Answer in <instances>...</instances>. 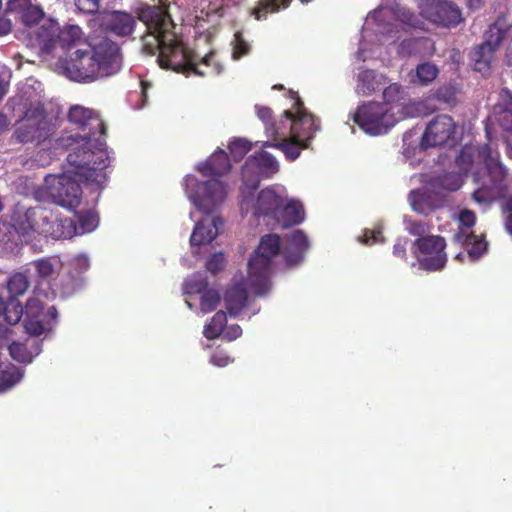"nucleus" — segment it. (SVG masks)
<instances>
[{
	"label": "nucleus",
	"instance_id": "nucleus-1",
	"mask_svg": "<svg viewBox=\"0 0 512 512\" xmlns=\"http://www.w3.org/2000/svg\"><path fill=\"white\" fill-rule=\"evenodd\" d=\"M138 18L145 23L148 34L143 37V51L148 55L158 53V63L163 69H170L186 76L195 74L206 76L219 75L223 66L215 60L211 51L198 63L196 55L185 46L174 31L175 24L166 4L144 6L139 10Z\"/></svg>",
	"mask_w": 512,
	"mask_h": 512
},
{
	"label": "nucleus",
	"instance_id": "nucleus-2",
	"mask_svg": "<svg viewBox=\"0 0 512 512\" xmlns=\"http://www.w3.org/2000/svg\"><path fill=\"white\" fill-rule=\"evenodd\" d=\"M68 120L83 135H72L68 138L69 153L67 159L70 171L88 180L101 181L103 169L110 165L106 146V125L93 110L81 105L69 109Z\"/></svg>",
	"mask_w": 512,
	"mask_h": 512
},
{
	"label": "nucleus",
	"instance_id": "nucleus-3",
	"mask_svg": "<svg viewBox=\"0 0 512 512\" xmlns=\"http://www.w3.org/2000/svg\"><path fill=\"white\" fill-rule=\"evenodd\" d=\"M120 47L102 37L93 40L89 49H77L69 60L63 62L66 76L78 82H92L117 73L121 68Z\"/></svg>",
	"mask_w": 512,
	"mask_h": 512
},
{
	"label": "nucleus",
	"instance_id": "nucleus-4",
	"mask_svg": "<svg viewBox=\"0 0 512 512\" xmlns=\"http://www.w3.org/2000/svg\"><path fill=\"white\" fill-rule=\"evenodd\" d=\"M196 169L203 176L211 177L212 179L197 182L196 190L191 198L197 209L206 215H210L225 200L227 195V186L216 178L230 172L231 163L229 156L224 150L218 149L208 159L200 162Z\"/></svg>",
	"mask_w": 512,
	"mask_h": 512
},
{
	"label": "nucleus",
	"instance_id": "nucleus-5",
	"mask_svg": "<svg viewBox=\"0 0 512 512\" xmlns=\"http://www.w3.org/2000/svg\"><path fill=\"white\" fill-rule=\"evenodd\" d=\"M281 252V239L277 234L261 237L260 243L248 262V281L256 295H265L270 287L272 259Z\"/></svg>",
	"mask_w": 512,
	"mask_h": 512
},
{
	"label": "nucleus",
	"instance_id": "nucleus-6",
	"mask_svg": "<svg viewBox=\"0 0 512 512\" xmlns=\"http://www.w3.org/2000/svg\"><path fill=\"white\" fill-rule=\"evenodd\" d=\"M82 39L83 32L79 26L61 27L54 20L45 21L35 35L39 55L44 59L55 56L58 49L65 51L76 47Z\"/></svg>",
	"mask_w": 512,
	"mask_h": 512
},
{
	"label": "nucleus",
	"instance_id": "nucleus-7",
	"mask_svg": "<svg viewBox=\"0 0 512 512\" xmlns=\"http://www.w3.org/2000/svg\"><path fill=\"white\" fill-rule=\"evenodd\" d=\"M105 170L106 169H103V180H88L70 171V166L67 162L64 173L59 175H49L45 178L47 193L54 203L66 208H75L81 202L82 189L80 182L96 184L97 186L102 187L107 180Z\"/></svg>",
	"mask_w": 512,
	"mask_h": 512
},
{
	"label": "nucleus",
	"instance_id": "nucleus-8",
	"mask_svg": "<svg viewBox=\"0 0 512 512\" xmlns=\"http://www.w3.org/2000/svg\"><path fill=\"white\" fill-rule=\"evenodd\" d=\"M508 39L511 40L510 49H512V24H509L504 16H499L489 25L484 42L474 51L475 69L478 71L489 69L494 52L504 40Z\"/></svg>",
	"mask_w": 512,
	"mask_h": 512
},
{
	"label": "nucleus",
	"instance_id": "nucleus-9",
	"mask_svg": "<svg viewBox=\"0 0 512 512\" xmlns=\"http://www.w3.org/2000/svg\"><path fill=\"white\" fill-rule=\"evenodd\" d=\"M392 109L386 104L368 102L357 108L353 121L367 134L380 135L386 133L397 121L391 113Z\"/></svg>",
	"mask_w": 512,
	"mask_h": 512
},
{
	"label": "nucleus",
	"instance_id": "nucleus-10",
	"mask_svg": "<svg viewBox=\"0 0 512 512\" xmlns=\"http://www.w3.org/2000/svg\"><path fill=\"white\" fill-rule=\"evenodd\" d=\"M254 192L249 188H245V186L241 190L242 200L240 208L243 215L245 216L251 212L254 217L263 216L275 220L284 202V197L278 194L272 187L262 189L256 198L253 195Z\"/></svg>",
	"mask_w": 512,
	"mask_h": 512
},
{
	"label": "nucleus",
	"instance_id": "nucleus-11",
	"mask_svg": "<svg viewBox=\"0 0 512 512\" xmlns=\"http://www.w3.org/2000/svg\"><path fill=\"white\" fill-rule=\"evenodd\" d=\"M279 171V164L274 156L266 151H259L249 156L242 170V182L245 188L256 191L262 179L271 178Z\"/></svg>",
	"mask_w": 512,
	"mask_h": 512
},
{
	"label": "nucleus",
	"instance_id": "nucleus-12",
	"mask_svg": "<svg viewBox=\"0 0 512 512\" xmlns=\"http://www.w3.org/2000/svg\"><path fill=\"white\" fill-rule=\"evenodd\" d=\"M294 108V113L289 110L284 111L285 125L283 130L289 126L290 135L309 145L315 133L320 129L319 120L306 110L299 97L294 103Z\"/></svg>",
	"mask_w": 512,
	"mask_h": 512
},
{
	"label": "nucleus",
	"instance_id": "nucleus-13",
	"mask_svg": "<svg viewBox=\"0 0 512 512\" xmlns=\"http://www.w3.org/2000/svg\"><path fill=\"white\" fill-rule=\"evenodd\" d=\"M47 128L44 108L40 105L31 106L25 111L14 135L20 143H40L48 136Z\"/></svg>",
	"mask_w": 512,
	"mask_h": 512
},
{
	"label": "nucleus",
	"instance_id": "nucleus-14",
	"mask_svg": "<svg viewBox=\"0 0 512 512\" xmlns=\"http://www.w3.org/2000/svg\"><path fill=\"white\" fill-rule=\"evenodd\" d=\"M57 316L55 306L45 309L39 299L29 298L25 306L24 328L30 336H40L51 329V324L56 321Z\"/></svg>",
	"mask_w": 512,
	"mask_h": 512
},
{
	"label": "nucleus",
	"instance_id": "nucleus-15",
	"mask_svg": "<svg viewBox=\"0 0 512 512\" xmlns=\"http://www.w3.org/2000/svg\"><path fill=\"white\" fill-rule=\"evenodd\" d=\"M414 245L419 252L426 257L419 260V265L426 271H438L444 268L447 262L445 253V238L439 235H428L419 237L415 240Z\"/></svg>",
	"mask_w": 512,
	"mask_h": 512
},
{
	"label": "nucleus",
	"instance_id": "nucleus-16",
	"mask_svg": "<svg viewBox=\"0 0 512 512\" xmlns=\"http://www.w3.org/2000/svg\"><path fill=\"white\" fill-rule=\"evenodd\" d=\"M422 15L428 21L445 28L456 27L464 20L459 7L446 0H426Z\"/></svg>",
	"mask_w": 512,
	"mask_h": 512
},
{
	"label": "nucleus",
	"instance_id": "nucleus-17",
	"mask_svg": "<svg viewBox=\"0 0 512 512\" xmlns=\"http://www.w3.org/2000/svg\"><path fill=\"white\" fill-rule=\"evenodd\" d=\"M456 124L451 116L438 115L433 118L424 131L421 145L424 148L442 146L454 138Z\"/></svg>",
	"mask_w": 512,
	"mask_h": 512
},
{
	"label": "nucleus",
	"instance_id": "nucleus-18",
	"mask_svg": "<svg viewBox=\"0 0 512 512\" xmlns=\"http://www.w3.org/2000/svg\"><path fill=\"white\" fill-rule=\"evenodd\" d=\"M409 201L413 211L425 216L444 205L443 197L429 184L425 188L412 190L409 193Z\"/></svg>",
	"mask_w": 512,
	"mask_h": 512
},
{
	"label": "nucleus",
	"instance_id": "nucleus-19",
	"mask_svg": "<svg viewBox=\"0 0 512 512\" xmlns=\"http://www.w3.org/2000/svg\"><path fill=\"white\" fill-rule=\"evenodd\" d=\"M6 13L13 15L25 27L38 24L44 17L43 9L31 0H8Z\"/></svg>",
	"mask_w": 512,
	"mask_h": 512
},
{
	"label": "nucleus",
	"instance_id": "nucleus-20",
	"mask_svg": "<svg viewBox=\"0 0 512 512\" xmlns=\"http://www.w3.org/2000/svg\"><path fill=\"white\" fill-rule=\"evenodd\" d=\"M136 25L134 17L124 11H112L102 19V28L119 37H127L132 34Z\"/></svg>",
	"mask_w": 512,
	"mask_h": 512
},
{
	"label": "nucleus",
	"instance_id": "nucleus-21",
	"mask_svg": "<svg viewBox=\"0 0 512 512\" xmlns=\"http://www.w3.org/2000/svg\"><path fill=\"white\" fill-rule=\"evenodd\" d=\"M453 241L465 247L472 260L479 259L487 250V242L482 235H476L472 229L464 228L459 224L453 235Z\"/></svg>",
	"mask_w": 512,
	"mask_h": 512
},
{
	"label": "nucleus",
	"instance_id": "nucleus-22",
	"mask_svg": "<svg viewBox=\"0 0 512 512\" xmlns=\"http://www.w3.org/2000/svg\"><path fill=\"white\" fill-rule=\"evenodd\" d=\"M479 156L483 159L490 184L503 192L506 190L505 178L507 171L498 156H493L489 145H484L479 150Z\"/></svg>",
	"mask_w": 512,
	"mask_h": 512
},
{
	"label": "nucleus",
	"instance_id": "nucleus-23",
	"mask_svg": "<svg viewBox=\"0 0 512 512\" xmlns=\"http://www.w3.org/2000/svg\"><path fill=\"white\" fill-rule=\"evenodd\" d=\"M223 223L222 218L219 216L199 220L191 234L190 244L192 246H200L211 243L217 237L219 228Z\"/></svg>",
	"mask_w": 512,
	"mask_h": 512
},
{
	"label": "nucleus",
	"instance_id": "nucleus-24",
	"mask_svg": "<svg viewBox=\"0 0 512 512\" xmlns=\"http://www.w3.org/2000/svg\"><path fill=\"white\" fill-rule=\"evenodd\" d=\"M41 218L47 221V227L43 231L54 239H70L77 234V227L71 218L61 217L52 212Z\"/></svg>",
	"mask_w": 512,
	"mask_h": 512
},
{
	"label": "nucleus",
	"instance_id": "nucleus-25",
	"mask_svg": "<svg viewBox=\"0 0 512 512\" xmlns=\"http://www.w3.org/2000/svg\"><path fill=\"white\" fill-rule=\"evenodd\" d=\"M279 213L275 218V222L280 224L283 228H289L294 225L300 224L305 217L303 206L295 201H286L284 199Z\"/></svg>",
	"mask_w": 512,
	"mask_h": 512
},
{
	"label": "nucleus",
	"instance_id": "nucleus-26",
	"mask_svg": "<svg viewBox=\"0 0 512 512\" xmlns=\"http://www.w3.org/2000/svg\"><path fill=\"white\" fill-rule=\"evenodd\" d=\"M8 349L14 360L30 363L41 352V343L36 339H26L24 343L14 341Z\"/></svg>",
	"mask_w": 512,
	"mask_h": 512
},
{
	"label": "nucleus",
	"instance_id": "nucleus-27",
	"mask_svg": "<svg viewBox=\"0 0 512 512\" xmlns=\"http://www.w3.org/2000/svg\"><path fill=\"white\" fill-rule=\"evenodd\" d=\"M248 294L243 284H234L229 287L224 295L225 305L230 316H237L245 307Z\"/></svg>",
	"mask_w": 512,
	"mask_h": 512
},
{
	"label": "nucleus",
	"instance_id": "nucleus-28",
	"mask_svg": "<svg viewBox=\"0 0 512 512\" xmlns=\"http://www.w3.org/2000/svg\"><path fill=\"white\" fill-rule=\"evenodd\" d=\"M263 146L281 150L290 161L296 160L299 157L301 150L309 147L308 143L295 139L292 135H290V138H284L279 142L267 141Z\"/></svg>",
	"mask_w": 512,
	"mask_h": 512
},
{
	"label": "nucleus",
	"instance_id": "nucleus-29",
	"mask_svg": "<svg viewBox=\"0 0 512 512\" xmlns=\"http://www.w3.org/2000/svg\"><path fill=\"white\" fill-rule=\"evenodd\" d=\"M463 184L462 177L457 172H445L429 181V185L433 190L454 192L461 188Z\"/></svg>",
	"mask_w": 512,
	"mask_h": 512
},
{
	"label": "nucleus",
	"instance_id": "nucleus-30",
	"mask_svg": "<svg viewBox=\"0 0 512 512\" xmlns=\"http://www.w3.org/2000/svg\"><path fill=\"white\" fill-rule=\"evenodd\" d=\"M292 0H259L258 5L252 11L255 19H265L268 13H276L281 8L285 9L289 7ZM303 4L310 2L311 0H300Z\"/></svg>",
	"mask_w": 512,
	"mask_h": 512
},
{
	"label": "nucleus",
	"instance_id": "nucleus-31",
	"mask_svg": "<svg viewBox=\"0 0 512 512\" xmlns=\"http://www.w3.org/2000/svg\"><path fill=\"white\" fill-rule=\"evenodd\" d=\"M22 377L18 367L9 362L0 363V392H4L20 381Z\"/></svg>",
	"mask_w": 512,
	"mask_h": 512
},
{
	"label": "nucleus",
	"instance_id": "nucleus-32",
	"mask_svg": "<svg viewBox=\"0 0 512 512\" xmlns=\"http://www.w3.org/2000/svg\"><path fill=\"white\" fill-rule=\"evenodd\" d=\"M258 117L265 123L267 133L273 137L285 135L283 131L285 125V118L281 119L279 123L273 121V111L269 107L256 106Z\"/></svg>",
	"mask_w": 512,
	"mask_h": 512
},
{
	"label": "nucleus",
	"instance_id": "nucleus-33",
	"mask_svg": "<svg viewBox=\"0 0 512 512\" xmlns=\"http://www.w3.org/2000/svg\"><path fill=\"white\" fill-rule=\"evenodd\" d=\"M378 75L370 69L364 70L358 75L357 91L362 95H370L379 89Z\"/></svg>",
	"mask_w": 512,
	"mask_h": 512
},
{
	"label": "nucleus",
	"instance_id": "nucleus-34",
	"mask_svg": "<svg viewBox=\"0 0 512 512\" xmlns=\"http://www.w3.org/2000/svg\"><path fill=\"white\" fill-rule=\"evenodd\" d=\"M39 211L36 208H29L15 220L14 228L18 234L25 236L36 229V216Z\"/></svg>",
	"mask_w": 512,
	"mask_h": 512
},
{
	"label": "nucleus",
	"instance_id": "nucleus-35",
	"mask_svg": "<svg viewBox=\"0 0 512 512\" xmlns=\"http://www.w3.org/2000/svg\"><path fill=\"white\" fill-rule=\"evenodd\" d=\"M227 323V316L224 311H218L211 318L205 327L203 334L207 339H215L223 334Z\"/></svg>",
	"mask_w": 512,
	"mask_h": 512
},
{
	"label": "nucleus",
	"instance_id": "nucleus-36",
	"mask_svg": "<svg viewBox=\"0 0 512 512\" xmlns=\"http://www.w3.org/2000/svg\"><path fill=\"white\" fill-rule=\"evenodd\" d=\"M23 314H25V309L21 302L17 298L9 297L5 302V312L1 317L7 324L15 325L21 320Z\"/></svg>",
	"mask_w": 512,
	"mask_h": 512
},
{
	"label": "nucleus",
	"instance_id": "nucleus-37",
	"mask_svg": "<svg viewBox=\"0 0 512 512\" xmlns=\"http://www.w3.org/2000/svg\"><path fill=\"white\" fill-rule=\"evenodd\" d=\"M29 286L30 282L28 276L21 272L11 275L7 283L10 297L14 298L23 295L28 290Z\"/></svg>",
	"mask_w": 512,
	"mask_h": 512
},
{
	"label": "nucleus",
	"instance_id": "nucleus-38",
	"mask_svg": "<svg viewBox=\"0 0 512 512\" xmlns=\"http://www.w3.org/2000/svg\"><path fill=\"white\" fill-rule=\"evenodd\" d=\"M439 74L438 67L431 62L420 63L416 67L417 83L425 86L433 82Z\"/></svg>",
	"mask_w": 512,
	"mask_h": 512
},
{
	"label": "nucleus",
	"instance_id": "nucleus-39",
	"mask_svg": "<svg viewBox=\"0 0 512 512\" xmlns=\"http://www.w3.org/2000/svg\"><path fill=\"white\" fill-rule=\"evenodd\" d=\"M54 285L56 287L54 292L64 298L70 296L76 291L78 280L71 274L59 275Z\"/></svg>",
	"mask_w": 512,
	"mask_h": 512
},
{
	"label": "nucleus",
	"instance_id": "nucleus-40",
	"mask_svg": "<svg viewBox=\"0 0 512 512\" xmlns=\"http://www.w3.org/2000/svg\"><path fill=\"white\" fill-rule=\"evenodd\" d=\"M504 194L502 190L492 184L482 185L472 194L473 199L481 204L490 203Z\"/></svg>",
	"mask_w": 512,
	"mask_h": 512
},
{
	"label": "nucleus",
	"instance_id": "nucleus-41",
	"mask_svg": "<svg viewBox=\"0 0 512 512\" xmlns=\"http://www.w3.org/2000/svg\"><path fill=\"white\" fill-rule=\"evenodd\" d=\"M221 301L220 293L215 289L205 291L200 299V308L204 313L212 312L217 308Z\"/></svg>",
	"mask_w": 512,
	"mask_h": 512
},
{
	"label": "nucleus",
	"instance_id": "nucleus-42",
	"mask_svg": "<svg viewBox=\"0 0 512 512\" xmlns=\"http://www.w3.org/2000/svg\"><path fill=\"white\" fill-rule=\"evenodd\" d=\"M229 152L234 161H240L252 149V144L244 138L233 140L229 144Z\"/></svg>",
	"mask_w": 512,
	"mask_h": 512
},
{
	"label": "nucleus",
	"instance_id": "nucleus-43",
	"mask_svg": "<svg viewBox=\"0 0 512 512\" xmlns=\"http://www.w3.org/2000/svg\"><path fill=\"white\" fill-rule=\"evenodd\" d=\"M434 97L439 102L453 106L457 101V90L452 85H444L436 90Z\"/></svg>",
	"mask_w": 512,
	"mask_h": 512
},
{
	"label": "nucleus",
	"instance_id": "nucleus-44",
	"mask_svg": "<svg viewBox=\"0 0 512 512\" xmlns=\"http://www.w3.org/2000/svg\"><path fill=\"white\" fill-rule=\"evenodd\" d=\"M208 290V281L201 275H194L185 282V292L187 294H203Z\"/></svg>",
	"mask_w": 512,
	"mask_h": 512
},
{
	"label": "nucleus",
	"instance_id": "nucleus-45",
	"mask_svg": "<svg viewBox=\"0 0 512 512\" xmlns=\"http://www.w3.org/2000/svg\"><path fill=\"white\" fill-rule=\"evenodd\" d=\"M37 277L41 281L49 280L54 275V266L48 259H39L33 262Z\"/></svg>",
	"mask_w": 512,
	"mask_h": 512
},
{
	"label": "nucleus",
	"instance_id": "nucleus-46",
	"mask_svg": "<svg viewBox=\"0 0 512 512\" xmlns=\"http://www.w3.org/2000/svg\"><path fill=\"white\" fill-rule=\"evenodd\" d=\"M290 246L304 254L309 247L306 234L302 230L294 231L290 236Z\"/></svg>",
	"mask_w": 512,
	"mask_h": 512
},
{
	"label": "nucleus",
	"instance_id": "nucleus-47",
	"mask_svg": "<svg viewBox=\"0 0 512 512\" xmlns=\"http://www.w3.org/2000/svg\"><path fill=\"white\" fill-rule=\"evenodd\" d=\"M225 256L222 252L213 254L206 262V268L212 274H217L224 268Z\"/></svg>",
	"mask_w": 512,
	"mask_h": 512
},
{
	"label": "nucleus",
	"instance_id": "nucleus-48",
	"mask_svg": "<svg viewBox=\"0 0 512 512\" xmlns=\"http://www.w3.org/2000/svg\"><path fill=\"white\" fill-rule=\"evenodd\" d=\"M79 223L82 232H90L97 226L98 219L92 212H85L79 216Z\"/></svg>",
	"mask_w": 512,
	"mask_h": 512
},
{
	"label": "nucleus",
	"instance_id": "nucleus-49",
	"mask_svg": "<svg viewBox=\"0 0 512 512\" xmlns=\"http://www.w3.org/2000/svg\"><path fill=\"white\" fill-rule=\"evenodd\" d=\"M101 0H74L77 9L85 14L96 13L100 7Z\"/></svg>",
	"mask_w": 512,
	"mask_h": 512
},
{
	"label": "nucleus",
	"instance_id": "nucleus-50",
	"mask_svg": "<svg viewBox=\"0 0 512 512\" xmlns=\"http://www.w3.org/2000/svg\"><path fill=\"white\" fill-rule=\"evenodd\" d=\"M250 51L249 44L242 38V36L237 33L235 34V45L233 48V58L240 59L241 57L247 55Z\"/></svg>",
	"mask_w": 512,
	"mask_h": 512
},
{
	"label": "nucleus",
	"instance_id": "nucleus-51",
	"mask_svg": "<svg viewBox=\"0 0 512 512\" xmlns=\"http://www.w3.org/2000/svg\"><path fill=\"white\" fill-rule=\"evenodd\" d=\"M457 220L462 227L472 229L476 223V214L472 210L463 209L458 214Z\"/></svg>",
	"mask_w": 512,
	"mask_h": 512
},
{
	"label": "nucleus",
	"instance_id": "nucleus-52",
	"mask_svg": "<svg viewBox=\"0 0 512 512\" xmlns=\"http://www.w3.org/2000/svg\"><path fill=\"white\" fill-rule=\"evenodd\" d=\"M303 255L304 254L301 253V251H297V250H295V248H293L291 246L287 247L284 250V258H285L286 265L289 267H293V266L300 264L303 260Z\"/></svg>",
	"mask_w": 512,
	"mask_h": 512
},
{
	"label": "nucleus",
	"instance_id": "nucleus-53",
	"mask_svg": "<svg viewBox=\"0 0 512 512\" xmlns=\"http://www.w3.org/2000/svg\"><path fill=\"white\" fill-rule=\"evenodd\" d=\"M401 87L398 84H391L386 87L383 91L384 102L382 104H386L387 107H390L395 100L398 94L400 93Z\"/></svg>",
	"mask_w": 512,
	"mask_h": 512
},
{
	"label": "nucleus",
	"instance_id": "nucleus-54",
	"mask_svg": "<svg viewBox=\"0 0 512 512\" xmlns=\"http://www.w3.org/2000/svg\"><path fill=\"white\" fill-rule=\"evenodd\" d=\"M71 265L78 274H82L89 269L90 261L86 255H78L73 258Z\"/></svg>",
	"mask_w": 512,
	"mask_h": 512
},
{
	"label": "nucleus",
	"instance_id": "nucleus-55",
	"mask_svg": "<svg viewBox=\"0 0 512 512\" xmlns=\"http://www.w3.org/2000/svg\"><path fill=\"white\" fill-rule=\"evenodd\" d=\"M407 229L412 235L424 237L423 235L429 231V226L423 221H410Z\"/></svg>",
	"mask_w": 512,
	"mask_h": 512
},
{
	"label": "nucleus",
	"instance_id": "nucleus-56",
	"mask_svg": "<svg viewBox=\"0 0 512 512\" xmlns=\"http://www.w3.org/2000/svg\"><path fill=\"white\" fill-rule=\"evenodd\" d=\"M232 359L229 355L222 351H215L211 356V363L218 367H224L228 365Z\"/></svg>",
	"mask_w": 512,
	"mask_h": 512
},
{
	"label": "nucleus",
	"instance_id": "nucleus-57",
	"mask_svg": "<svg viewBox=\"0 0 512 512\" xmlns=\"http://www.w3.org/2000/svg\"><path fill=\"white\" fill-rule=\"evenodd\" d=\"M242 335V328L238 324L228 326L223 332V338L227 341H233Z\"/></svg>",
	"mask_w": 512,
	"mask_h": 512
},
{
	"label": "nucleus",
	"instance_id": "nucleus-58",
	"mask_svg": "<svg viewBox=\"0 0 512 512\" xmlns=\"http://www.w3.org/2000/svg\"><path fill=\"white\" fill-rule=\"evenodd\" d=\"M503 210L507 213L505 221L506 229L512 235V196L508 197L503 203Z\"/></svg>",
	"mask_w": 512,
	"mask_h": 512
},
{
	"label": "nucleus",
	"instance_id": "nucleus-59",
	"mask_svg": "<svg viewBox=\"0 0 512 512\" xmlns=\"http://www.w3.org/2000/svg\"><path fill=\"white\" fill-rule=\"evenodd\" d=\"M407 240L399 239L393 246V254L401 259H406Z\"/></svg>",
	"mask_w": 512,
	"mask_h": 512
},
{
	"label": "nucleus",
	"instance_id": "nucleus-60",
	"mask_svg": "<svg viewBox=\"0 0 512 512\" xmlns=\"http://www.w3.org/2000/svg\"><path fill=\"white\" fill-rule=\"evenodd\" d=\"M381 236V231L365 230L362 242L364 244H374L378 241V237Z\"/></svg>",
	"mask_w": 512,
	"mask_h": 512
},
{
	"label": "nucleus",
	"instance_id": "nucleus-61",
	"mask_svg": "<svg viewBox=\"0 0 512 512\" xmlns=\"http://www.w3.org/2000/svg\"><path fill=\"white\" fill-rule=\"evenodd\" d=\"M11 20L6 17H0V36L7 35L11 32Z\"/></svg>",
	"mask_w": 512,
	"mask_h": 512
},
{
	"label": "nucleus",
	"instance_id": "nucleus-62",
	"mask_svg": "<svg viewBox=\"0 0 512 512\" xmlns=\"http://www.w3.org/2000/svg\"><path fill=\"white\" fill-rule=\"evenodd\" d=\"M423 106H424V104L422 102L413 103V104L407 105L405 107V110H407V112H406L407 114L413 115L414 112H420L421 108Z\"/></svg>",
	"mask_w": 512,
	"mask_h": 512
},
{
	"label": "nucleus",
	"instance_id": "nucleus-63",
	"mask_svg": "<svg viewBox=\"0 0 512 512\" xmlns=\"http://www.w3.org/2000/svg\"><path fill=\"white\" fill-rule=\"evenodd\" d=\"M7 90H8V84L0 79V101L6 95Z\"/></svg>",
	"mask_w": 512,
	"mask_h": 512
},
{
	"label": "nucleus",
	"instance_id": "nucleus-64",
	"mask_svg": "<svg viewBox=\"0 0 512 512\" xmlns=\"http://www.w3.org/2000/svg\"><path fill=\"white\" fill-rule=\"evenodd\" d=\"M467 3L470 8H479L481 0H467Z\"/></svg>",
	"mask_w": 512,
	"mask_h": 512
}]
</instances>
